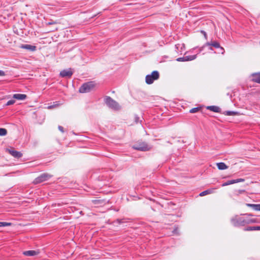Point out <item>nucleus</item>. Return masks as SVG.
I'll return each mask as SVG.
<instances>
[{
    "mask_svg": "<svg viewBox=\"0 0 260 260\" xmlns=\"http://www.w3.org/2000/svg\"><path fill=\"white\" fill-rule=\"evenodd\" d=\"M49 24H52V23L51 22H49Z\"/></svg>",
    "mask_w": 260,
    "mask_h": 260,
    "instance_id": "nucleus-37",
    "label": "nucleus"
},
{
    "mask_svg": "<svg viewBox=\"0 0 260 260\" xmlns=\"http://www.w3.org/2000/svg\"><path fill=\"white\" fill-rule=\"evenodd\" d=\"M159 77V74L158 71H154L151 74L146 75L145 81L147 84H151L154 81L157 80Z\"/></svg>",
    "mask_w": 260,
    "mask_h": 260,
    "instance_id": "nucleus-4",
    "label": "nucleus"
},
{
    "mask_svg": "<svg viewBox=\"0 0 260 260\" xmlns=\"http://www.w3.org/2000/svg\"><path fill=\"white\" fill-rule=\"evenodd\" d=\"M95 84L93 81L85 83L80 87L79 91L80 93H86L91 91L94 87Z\"/></svg>",
    "mask_w": 260,
    "mask_h": 260,
    "instance_id": "nucleus-3",
    "label": "nucleus"
},
{
    "mask_svg": "<svg viewBox=\"0 0 260 260\" xmlns=\"http://www.w3.org/2000/svg\"><path fill=\"white\" fill-rule=\"evenodd\" d=\"M116 221L119 223V224H121L122 223H123L124 222L123 221V219H117L116 220Z\"/></svg>",
    "mask_w": 260,
    "mask_h": 260,
    "instance_id": "nucleus-28",
    "label": "nucleus"
},
{
    "mask_svg": "<svg viewBox=\"0 0 260 260\" xmlns=\"http://www.w3.org/2000/svg\"><path fill=\"white\" fill-rule=\"evenodd\" d=\"M250 216H251V214H245L243 216L236 215L231 219V221L234 226H244L246 224L255 222L256 219L251 218Z\"/></svg>",
    "mask_w": 260,
    "mask_h": 260,
    "instance_id": "nucleus-1",
    "label": "nucleus"
},
{
    "mask_svg": "<svg viewBox=\"0 0 260 260\" xmlns=\"http://www.w3.org/2000/svg\"><path fill=\"white\" fill-rule=\"evenodd\" d=\"M255 230H260V226H248L244 229V231H251Z\"/></svg>",
    "mask_w": 260,
    "mask_h": 260,
    "instance_id": "nucleus-21",
    "label": "nucleus"
},
{
    "mask_svg": "<svg viewBox=\"0 0 260 260\" xmlns=\"http://www.w3.org/2000/svg\"><path fill=\"white\" fill-rule=\"evenodd\" d=\"M205 46H210V47L209 48V49L210 50H213L212 47L215 48H220V50L222 51V54L224 53V50L223 48L220 47L219 43L216 41H211L210 42H207L205 44Z\"/></svg>",
    "mask_w": 260,
    "mask_h": 260,
    "instance_id": "nucleus-7",
    "label": "nucleus"
},
{
    "mask_svg": "<svg viewBox=\"0 0 260 260\" xmlns=\"http://www.w3.org/2000/svg\"><path fill=\"white\" fill-rule=\"evenodd\" d=\"M207 109L214 112H219L220 110L219 107L216 106H208Z\"/></svg>",
    "mask_w": 260,
    "mask_h": 260,
    "instance_id": "nucleus-18",
    "label": "nucleus"
},
{
    "mask_svg": "<svg viewBox=\"0 0 260 260\" xmlns=\"http://www.w3.org/2000/svg\"><path fill=\"white\" fill-rule=\"evenodd\" d=\"M173 233L176 234H178V228H176L173 231Z\"/></svg>",
    "mask_w": 260,
    "mask_h": 260,
    "instance_id": "nucleus-30",
    "label": "nucleus"
},
{
    "mask_svg": "<svg viewBox=\"0 0 260 260\" xmlns=\"http://www.w3.org/2000/svg\"><path fill=\"white\" fill-rule=\"evenodd\" d=\"M182 47H184V45H183V44L181 45V48H182Z\"/></svg>",
    "mask_w": 260,
    "mask_h": 260,
    "instance_id": "nucleus-36",
    "label": "nucleus"
},
{
    "mask_svg": "<svg viewBox=\"0 0 260 260\" xmlns=\"http://www.w3.org/2000/svg\"><path fill=\"white\" fill-rule=\"evenodd\" d=\"M238 114L239 113L238 112L232 111H226L224 112V114L228 116L237 115H238Z\"/></svg>",
    "mask_w": 260,
    "mask_h": 260,
    "instance_id": "nucleus-22",
    "label": "nucleus"
},
{
    "mask_svg": "<svg viewBox=\"0 0 260 260\" xmlns=\"http://www.w3.org/2000/svg\"><path fill=\"white\" fill-rule=\"evenodd\" d=\"M5 75V72L3 71L0 70V76H3Z\"/></svg>",
    "mask_w": 260,
    "mask_h": 260,
    "instance_id": "nucleus-31",
    "label": "nucleus"
},
{
    "mask_svg": "<svg viewBox=\"0 0 260 260\" xmlns=\"http://www.w3.org/2000/svg\"><path fill=\"white\" fill-rule=\"evenodd\" d=\"M53 107H54V106H48V109H51Z\"/></svg>",
    "mask_w": 260,
    "mask_h": 260,
    "instance_id": "nucleus-34",
    "label": "nucleus"
},
{
    "mask_svg": "<svg viewBox=\"0 0 260 260\" xmlns=\"http://www.w3.org/2000/svg\"><path fill=\"white\" fill-rule=\"evenodd\" d=\"M10 154L16 158H19L22 156V154L19 152L15 150L13 148L7 149Z\"/></svg>",
    "mask_w": 260,
    "mask_h": 260,
    "instance_id": "nucleus-10",
    "label": "nucleus"
},
{
    "mask_svg": "<svg viewBox=\"0 0 260 260\" xmlns=\"http://www.w3.org/2000/svg\"><path fill=\"white\" fill-rule=\"evenodd\" d=\"M58 129H59L60 132H61L62 133H63V132H64V131H63V127L62 126L59 125V126H58Z\"/></svg>",
    "mask_w": 260,
    "mask_h": 260,
    "instance_id": "nucleus-29",
    "label": "nucleus"
},
{
    "mask_svg": "<svg viewBox=\"0 0 260 260\" xmlns=\"http://www.w3.org/2000/svg\"><path fill=\"white\" fill-rule=\"evenodd\" d=\"M15 103V101L14 100H11L7 102L6 105V106H10L13 105Z\"/></svg>",
    "mask_w": 260,
    "mask_h": 260,
    "instance_id": "nucleus-26",
    "label": "nucleus"
},
{
    "mask_svg": "<svg viewBox=\"0 0 260 260\" xmlns=\"http://www.w3.org/2000/svg\"><path fill=\"white\" fill-rule=\"evenodd\" d=\"M203 47L201 48L200 49V51H199V52H201V51L203 50Z\"/></svg>",
    "mask_w": 260,
    "mask_h": 260,
    "instance_id": "nucleus-35",
    "label": "nucleus"
},
{
    "mask_svg": "<svg viewBox=\"0 0 260 260\" xmlns=\"http://www.w3.org/2000/svg\"><path fill=\"white\" fill-rule=\"evenodd\" d=\"M27 96L25 94H19V93H16L14 94L13 95V98L14 99L18 100H24L26 99Z\"/></svg>",
    "mask_w": 260,
    "mask_h": 260,
    "instance_id": "nucleus-14",
    "label": "nucleus"
},
{
    "mask_svg": "<svg viewBox=\"0 0 260 260\" xmlns=\"http://www.w3.org/2000/svg\"><path fill=\"white\" fill-rule=\"evenodd\" d=\"M52 176L47 173H43L41 174L39 177L36 178L33 183L35 184H39L44 181H47L51 178Z\"/></svg>",
    "mask_w": 260,
    "mask_h": 260,
    "instance_id": "nucleus-6",
    "label": "nucleus"
},
{
    "mask_svg": "<svg viewBox=\"0 0 260 260\" xmlns=\"http://www.w3.org/2000/svg\"><path fill=\"white\" fill-rule=\"evenodd\" d=\"M202 32L204 34V35L205 37L206 38V37H207V34H206V32H205V31H202Z\"/></svg>",
    "mask_w": 260,
    "mask_h": 260,
    "instance_id": "nucleus-33",
    "label": "nucleus"
},
{
    "mask_svg": "<svg viewBox=\"0 0 260 260\" xmlns=\"http://www.w3.org/2000/svg\"><path fill=\"white\" fill-rule=\"evenodd\" d=\"M197 58V55L186 56L178 58L176 60L177 61H188L195 59Z\"/></svg>",
    "mask_w": 260,
    "mask_h": 260,
    "instance_id": "nucleus-9",
    "label": "nucleus"
},
{
    "mask_svg": "<svg viewBox=\"0 0 260 260\" xmlns=\"http://www.w3.org/2000/svg\"><path fill=\"white\" fill-rule=\"evenodd\" d=\"M135 121L136 123H138L139 122L141 123L142 120L140 119V117L138 115L135 116Z\"/></svg>",
    "mask_w": 260,
    "mask_h": 260,
    "instance_id": "nucleus-27",
    "label": "nucleus"
},
{
    "mask_svg": "<svg viewBox=\"0 0 260 260\" xmlns=\"http://www.w3.org/2000/svg\"><path fill=\"white\" fill-rule=\"evenodd\" d=\"M244 180H245L242 178H239V179H235V180H229V181L224 182V183H223L222 184V186H227V185H231V184L236 183L244 182Z\"/></svg>",
    "mask_w": 260,
    "mask_h": 260,
    "instance_id": "nucleus-11",
    "label": "nucleus"
},
{
    "mask_svg": "<svg viewBox=\"0 0 260 260\" xmlns=\"http://www.w3.org/2000/svg\"><path fill=\"white\" fill-rule=\"evenodd\" d=\"M104 101L107 106L114 110L118 111L121 109L119 104L110 96H106Z\"/></svg>",
    "mask_w": 260,
    "mask_h": 260,
    "instance_id": "nucleus-2",
    "label": "nucleus"
},
{
    "mask_svg": "<svg viewBox=\"0 0 260 260\" xmlns=\"http://www.w3.org/2000/svg\"><path fill=\"white\" fill-rule=\"evenodd\" d=\"M12 224L10 222H1L0 221V227L10 226Z\"/></svg>",
    "mask_w": 260,
    "mask_h": 260,
    "instance_id": "nucleus-24",
    "label": "nucleus"
},
{
    "mask_svg": "<svg viewBox=\"0 0 260 260\" xmlns=\"http://www.w3.org/2000/svg\"><path fill=\"white\" fill-rule=\"evenodd\" d=\"M248 207H250L254 210L260 211V204H247Z\"/></svg>",
    "mask_w": 260,
    "mask_h": 260,
    "instance_id": "nucleus-16",
    "label": "nucleus"
},
{
    "mask_svg": "<svg viewBox=\"0 0 260 260\" xmlns=\"http://www.w3.org/2000/svg\"><path fill=\"white\" fill-rule=\"evenodd\" d=\"M73 74L71 69L69 70H63L60 72V76L63 78H71Z\"/></svg>",
    "mask_w": 260,
    "mask_h": 260,
    "instance_id": "nucleus-8",
    "label": "nucleus"
},
{
    "mask_svg": "<svg viewBox=\"0 0 260 260\" xmlns=\"http://www.w3.org/2000/svg\"><path fill=\"white\" fill-rule=\"evenodd\" d=\"M200 109V107L193 108L190 110L189 112L191 113H194L198 112Z\"/></svg>",
    "mask_w": 260,
    "mask_h": 260,
    "instance_id": "nucleus-25",
    "label": "nucleus"
},
{
    "mask_svg": "<svg viewBox=\"0 0 260 260\" xmlns=\"http://www.w3.org/2000/svg\"><path fill=\"white\" fill-rule=\"evenodd\" d=\"M20 47L22 49H26L31 51H35L37 49V47L36 46L29 44H22Z\"/></svg>",
    "mask_w": 260,
    "mask_h": 260,
    "instance_id": "nucleus-12",
    "label": "nucleus"
},
{
    "mask_svg": "<svg viewBox=\"0 0 260 260\" xmlns=\"http://www.w3.org/2000/svg\"><path fill=\"white\" fill-rule=\"evenodd\" d=\"M217 166L218 169L220 170H225L228 168L225 164L222 162L217 163Z\"/></svg>",
    "mask_w": 260,
    "mask_h": 260,
    "instance_id": "nucleus-17",
    "label": "nucleus"
},
{
    "mask_svg": "<svg viewBox=\"0 0 260 260\" xmlns=\"http://www.w3.org/2000/svg\"><path fill=\"white\" fill-rule=\"evenodd\" d=\"M132 148L134 149L142 151H146L150 149V147L144 142H138L133 145Z\"/></svg>",
    "mask_w": 260,
    "mask_h": 260,
    "instance_id": "nucleus-5",
    "label": "nucleus"
},
{
    "mask_svg": "<svg viewBox=\"0 0 260 260\" xmlns=\"http://www.w3.org/2000/svg\"><path fill=\"white\" fill-rule=\"evenodd\" d=\"M180 47V44H177L175 45V48L176 49V50H178L179 48Z\"/></svg>",
    "mask_w": 260,
    "mask_h": 260,
    "instance_id": "nucleus-32",
    "label": "nucleus"
},
{
    "mask_svg": "<svg viewBox=\"0 0 260 260\" xmlns=\"http://www.w3.org/2000/svg\"><path fill=\"white\" fill-rule=\"evenodd\" d=\"M253 80L258 83H260V73L253 74Z\"/></svg>",
    "mask_w": 260,
    "mask_h": 260,
    "instance_id": "nucleus-20",
    "label": "nucleus"
},
{
    "mask_svg": "<svg viewBox=\"0 0 260 260\" xmlns=\"http://www.w3.org/2000/svg\"><path fill=\"white\" fill-rule=\"evenodd\" d=\"M92 202L95 205H102L105 204L107 202L105 200H92Z\"/></svg>",
    "mask_w": 260,
    "mask_h": 260,
    "instance_id": "nucleus-19",
    "label": "nucleus"
},
{
    "mask_svg": "<svg viewBox=\"0 0 260 260\" xmlns=\"http://www.w3.org/2000/svg\"><path fill=\"white\" fill-rule=\"evenodd\" d=\"M215 188H211L202 191L200 193V196L203 197L208 194L213 193L214 192Z\"/></svg>",
    "mask_w": 260,
    "mask_h": 260,
    "instance_id": "nucleus-15",
    "label": "nucleus"
},
{
    "mask_svg": "<svg viewBox=\"0 0 260 260\" xmlns=\"http://www.w3.org/2000/svg\"><path fill=\"white\" fill-rule=\"evenodd\" d=\"M7 134V131L6 129L4 128H0V136H4L6 135Z\"/></svg>",
    "mask_w": 260,
    "mask_h": 260,
    "instance_id": "nucleus-23",
    "label": "nucleus"
},
{
    "mask_svg": "<svg viewBox=\"0 0 260 260\" xmlns=\"http://www.w3.org/2000/svg\"><path fill=\"white\" fill-rule=\"evenodd\" d=\"M39 253V251L36 250H28L23 252V254L26 256H31L38 255Z\"/></svg>",
    "mask_w": 260,
    "mask_h": 260,
    "instance_id": "nucleus-13",
    "label": "nucleus"
}]
</instances>
